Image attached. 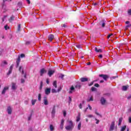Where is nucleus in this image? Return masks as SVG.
<instances>
[{
  "instance_id": "nucleus-28",
  "label": "nucleus",
  "mask_w": 131,
  "mask_h": 131,
  "mask_svg": "<svg viewBox=\"0 0 131 131\" xmlns=\"http://www.w3.org/2000/svg\"><path fill=\"white\" fill-rule=\"evenodd\" d=\"M97 81V80L91 82L90 83H89L88 84L89 86H92V85H93V84H94V82H95V81Z\"/></svg>"
},
{
  "instance_id": "nucleus-4",
  "label": "nucleus",
  "mask_w": 131,
  "mask_h": 131,
  "mask_svg": "<svg viewBox=\"0 0 131 131\" xmlns=\"http://www.w3.org/2000/svg\"><path fill=\"white\" fill-rule=\"evenodd\" d=\"M99 25L101 27H105V25H106V20H102L101 21H100L99 23Z\"/></svg>"
},
{
  "instance_id": "nucleus-60",
  "label": "nucleus",
  "mask_w": 131,
  "mask_h": 131,
  "mask_svg": "<svg viewBox=\"0 0 131 131\" xmlns=\"http://www.w3.org/2000/svg\"><path fill=\"white\" fill-rule=\"evenodd\" d=\"M30 41H27L26 42V45H30Z\"/></svg>"
},
{
  "instance_id": "nucleus-25",
  "label": "nucleus",
  "mask_w": 131,
  "mask_h": 131,
  "mask_svg": "<svg viewBox=\"0 0 131 131\" xmlns=\"http://www.w3.org/2000/svg\"><path fill=\"white\" fill-rule=\"evenodd\" d=\"M81 128V123L80 122V123L78 124V129L79 130H80Z\"/></svg>"
},
{
  "instance_id": "nucleus-49",
  "label": "nucleus",
  "mask_w": 131,
  "mask_h": 131,
  "mask_svg": "<svg viewBox=\"0 0 131 131\" xmlns=\"http://www.w3.org/2000/svg\"><path fill=\"white\" fill-rule=\"evenodd\" d=\"M9 70H11L12 71V70H13V64H12L10 68H9Z\"/></svg>"
},
{
  "instance_id": "nucleus-57",
  "label": "nucleus",
  "mask_w": 131,
  "mask_h": 131,
  "mask_svg": "<svg viewBox=\"0 0 131 131\" xmlns=\"http://www.w3.org/2000/svg\"><path fill=\"white\" fill-rule=\"evenodd\" d=\"M40 89H41V88H42V82H41V83H40Z\"/></svg>"
},
{
  "instance_id": "nucleus-21",
  "label": "nucleus",
  "mask_w": 131,
  "mask_h": 131,
  "mask_svg": "<svg viewBox=\"0 0 131 131\" xmlns=\"http://www.w3.org/2000/svg\"><path fill=\"white\" fill-rule=\"evenodd\" d=\"M95 51H96L97 53H102V50L101 49H98L97 48H95Z\"/></svg>"
},
{
  "instance_id": "nucleus-32",
  "label": "nucleus",
  "mask_w": 131,
  "mask_h": 131,
  "mask_svg": "<svg viewBox=\"0 0 131 131\" xmlns=\"http://www.w3.org/2000/svg\"><path fill=\"white\" fill-rule=\"evenodd\" d=\"M122 90H123V91H126V90H127V86H123Z\"/></svg>"
},
{
  "instance_id": "nucleus-64",
  "label": "nucleus",
  "mask_w": 131,
  "mask_h": 131,
  "mask_svg": "<svg viewBox=\"0 0 131 131\" xmlns=\"http://www.w3.org/2000/svg\"><path fill=\"white\" fill-rule=\"evenodd\" d=\"M127 99H131V95L127 97Z\"/></svg>"
},
{
  "instance_id": "nucleus-29",
  "label": "nucleus",
  "mask_w": 131,
  "mask_h": 131,
  "mask_svg": "<svg viewBox=\"0 0 131 131\" xmlns=\"http://www.w3.org/2000/svg\"><path fill=\"white\" fill-rule=\"evenodd\" d=\"M50 128L51 131H53L54 129V126L53 125H50Z\"/></svg>"
},
{
  "instance_id": "nucleus-5",
  "label": "nucleus",
  "mask_w": 131,
  "mask_h": 131,
  "mask_svg": "<svg viewBox=\"0 0 131 131\" xmlns=\"http://www.w3.org/2000/svg\"><path fill=\"white\" fill-rule=\"evenodd\" d=\"M55 113H56V106H53L52 112H51V115L52 117H55Z\"/></svg>"
},
{
  "instance_id": "nucleus-33",
  "label": "nucleus",
  "mask_w": 131,
  "mask_h": 131,
  "mask_svg": "<svg viewBox=\"0 0 131 131\" xmlns=\"http://www.w3.org/2000/svg\"><path fill=\"white\" fill-rule=\"evenodd\" d=\"M51 93H52L53 94H54L55 93H57V91H56L55 89H52L51 90Z\"/></svg>"
},
{
  "instance_id": "nucleus-35",
  "label": "nucleus",
  "mask_w": 131,
  "mask_h": 131,
  "mask_svg": "<svg viewBox=\"0 0 131 131\" xmlns=\"http://www.w3.org/2000/svg\"><path fill=\"white\" fill-rule=\"evenodd\" d=\"M21 30V25H18L17 31H20Z\"/></svg>"
},
{
  "instance_id": "nucleus-27",
  "label": "nucleus",
  "mask_w": 131,
  "mask_h": 131,
  "mask_svg": "<svg viewBox=\"0 0 131 131\" xmlns=\"http://www.w3.org/2000/svg\"><path fill=\"white\" fill-rule=\"evenodd\" d=\"M121 122H122V118H120L119 119V124L118 125H120L121 124Z\"/></svg>"
},
{
  "instance_id": "nucleus-39",
  "label": "nucleus",
  "mask_w": 131,
  "mask_h": 131,
  "mask_svg": "<svg viewBox=\"0 0 131 131\" xmlns=\"http://www.w3.org/2000/svg\"><path fill=\"white\" fill-rule=\"evenodd\" d=\"M67 114V112L66 111H63V116L64 117H66V115Z\"/></svg>"
},
{
  "instance_id": "nucleus-7",
  "label": "nucleus",
  "mask_w": 131,
  "mask_h": 131,
  "mask_svg": "<svg viewBox=\"0 0 131 131\" xmlns=\"http://www.w3.org/2000/svg\"><path fill=\"white\" fill-rule=\"evenodd\" d=\"M7 91H9V87L8 86L4 87V88L3 89V90L2 91V94L5 95Z\"/></svg>"
},
{
  "instance_id": "nucleus-43",
  "label": "nucleus",
  "mask_w": 131,
  "mask_h": 131,
  "mask_svg": "<svg viewBox=\"0 0 131 131\" xmlns=\"http://www.w3.org/2000/svg\"><path fill=\"white\" fill-rule=\"evenodd\" d=\"M95 120L96 121V124H99V122H100V120H98L97 119H95Z\"/></svg>"
},
{
  "instance_id": "nucleus-3",
  "label": "nucleus",
  "mask_w": 131,
  "mask_h": 131,
  "mask_svg": "<svg viewBox=\"0 0 131 131\" xmlns=\"http://www.w3.org/2000/svg\"><path fill=\"white\" fill-rule=\"evenodd\" d=\"M56 71L55 70H49L48 71V74L50 77H52V75L55 73Z\"/></svg>"
},
{
  "instance_id": "nucleus-13",
  "label": "nucleus",
  "mask_w": 131,
  "mask_h": 131,
  "mask_svg": "<svg viewBox=\"0 0 131 131\" xmlns=\"http://www.w3.org/2000/svg\"><path fill=\"white\" fill-rule=\"evenodd\" d=\"M80 80L81 82H85V81H88L89 80V78L82 77L80 79Z\"/></svg>"
},
{
  "instance_id": "nucleus-23",
  "label": "nucleus",
  "mask_w": 131,
  "mask_h": 131,
  "mask_svg": "<svg viewBox=\"0 0 131 131\" xmlns=\"http://www.w3.org/2000/svg\"><path fill=\"white\" fill-rule=\"evenodd\" d=\"M14 19H15V17L12 15V16L9 18V21H10V22H12V21H13V20H14Z\"/></svg>"
},
{
  "instance_id": "nucleus-2",
  "label": "nucleus",
  "mask_w": 131,
  "mask_h": 131,
  "mask_svg": "<svg viewBox=\"0 0 131 131\" xmlns=\"http://www.w3.org/2000/svg\"><path fill=\"white\" fill-rule=\"evenodd\" d=\"M99 77H102L104 80H107L109 78V76L107 75L100 74L99 75Z\"/></svg>"
},
{
  "instance_id": "nucleus-42",
  "label": "nucleus",
  "mask_w": 131,
  "mask_h": 131,
  "mask_svg": "<svg viewBox=\"0 0 131 131\" xmlns=\"http://www.w3.org/2000/svg\"><path fill=\"white\" fill-rule=\"evenodd\" d=\"M11 73H12V71L9 70L7 74V75H9L10 74H11Z\"/></svg>"
},
{
  "instance_id": "nucleus-37",
  "label": "nucleus",
  "mask_w": 131,
  "mask_h": 131,
  "mask_svg": "<svg viewBox=\"0 0 131 131\" xmlns=\"http://www.w3.org/2000/svg\"><path fill=\"white\" fill-rule=\"evenodd\" d=\"M4 28L5 30H7L8 29H10V27H8L7 25L5 26Z\"/></svg>"
},
{
  "instance_id": "nucleus-40",
  "label": "nucleus",
  "mask_w": 131,
  "mask_h": 131,
  "mask_svg": "<svg viewBox=\"0 0 131 131\" xmlns=\"http://www.w3.org/2000/svg\"><path fill=\"white\" fill-rule=\"evenodd\" d=\"M87 117H89V118H92L94 117V116H93V115H88L87 116Z\"/></svg>"
},
{
  "instance_id": "nucleus-34",
  "label": "nucleus",
  "mask_w": 131,
  "mask_h": 131,
  "mask_svg": "<svg viewBox=\"0 0 131 131\" xmlns=\"http://www.w3.org/2000/svg\"><path fill=\"white\" fill-rule=\"evenodd\" d=\"M97 90V89H96V88H95V87H92V88H91V91H92V92H95V91H96Z\"/></svg>"
},
{
  "instance_id": "nucleus-47",
  "label": "nucleus",
  "mask_w": 131,
  "mask_h": 131,
  "mask_svg": "<svg viewBox=\"0 0 131 131\" xmlns=\"http://www.w3.org/2000/svg\"><path fill=\"white\" fill-rule=\"evenodd\" d=\"M79 108H80V109H82V104L81 103H80V104L79 105Z\"/></svg>"
},
{
  "instance_id": "nucleus-14",
  "label": "nucleus",
  "mask_w": 131,
  "mask_h": 131,
  "mask_svg": "<svg viewBox=\"0 0 131 131\" xmlns=\"http://www.w3.org/2000/svg\"><path fill=\"white\" fill-rule=\"evenodd\" d=\"M7 112L9 115L12 114V107L11 106H8L7 107Z\"/></svg>"
},
{
  "instance_id": "nucleus-19",
  "label": "nucleus",
  "mask_w": 131,
  "mask_h": 131,
  "mask_svg": "<svg viewBox=\"0 0 131 131\" xmlns=\"http://www.w3.org/2000/svg\"><path fill=\"white\" fill-rule=\"evenodd\" d=\"M80 113H79L78 116H77L76 121L77 122H78V121H80Z\"/></svg>"
},
{
  "instance_id": "nucleus-24",
  "label": "nucleus",
  "mask_w": 131,
  "mask_h": 131,
  "mask_svg": "<svg viewBox=\"0 0 131 131\" xmlns=\"http://www.w3.org/2000/svg\"><path fill=\"white\" fill-rule=\"evenodd\" d=\"M8 64V63L7 62V61L6 60H4L2 64H1V66H4V65H7Z\"/></svg>"
},
{
  "instance_id": "nucleus-16",
  "label": "nucleus",
  "mask_w": 131,
  "mask_h": 131,
  "mask_svg": "<svg viewBox=\"0 0 131 131\" xmlns=\"http://www.w3.org/2000/svg\"><path fill=\"white\" fill-rule=\"evenodd\" d=\"M75 88H76V89H78L79 90H80V89L81 88V83H77V84L75 86Z\"/></svg>"
},
{
  "instance_id": "nucleus-18",
  "label": "nucleus",
  "mask_w": 131,
  "mask_h": 131,
  "mask_svg": "<svg viewBox=\"0 0 131 131\" xmlns=\"http://www.w3.org/2000/svg\"><path fill=\"white\" fill-rule=\"evenodd\" d=\"M21 61V59H20V56H18V58L16 60V65L17 66H19V63H20V61Z\"/></svg>"
},
{
  "instance_id": "nucleus-54",
  "label": "nucleus",
  "mask_w": 131,
  "mask_h": 131,
  "mask_svg": "<svg viewBox=\"0 0 131 131\" xmlns=\"http://www.w3.org/2000/svg\"><path fill=\"white\" fill-rule=\"evenodd\" d=\"M88 107H89L90 110H92V106H91V105L88 104Z\"/></svg>"
},
{
  "instance_id": "nucleus-15",
  "label": "nucleus",
  "mask_w": 131,
  "mask_h": 131,
  "mask_svg": "<svg viewBox=\"0 0 131 131\" xmlns=\"http://www.w3.org/2000/svg\"><path fill=\"white\" fill-rule=\"evenodd\" d=\"M53 39H54V35L53 34L49 35L48 40H50V41H52Z\"/></svg>"
},
{
  "instance_id": "nucleus-36",
  "label": "nucleus",
  "mask_w": 131,
  "mask_h": 131,
  "mask_svg": "<svg viewBox=\"0 0 131 131\" xmlns=\"http://www.w3.org/2000/svg\"><path fill=\"white\" fill-rule=\"evenodd\" d=\"M69 104H70V103H71V102L72 101V99L71 98V97H69Z\"/></svg>"
},
{
  "instance_id": "nucleus-41",
  "label": "nucleus",
  "mask_w": 131,
  "mask_h": 131,
  "mask_svg": "<svg viewBox=\"0 0 131 131\" xmlns=\"http://www.w3.org/2000/svg\"><path fill=\"white\" fill-rule=\"evenodd\" d=\"M127 13H128V15H129L130 16H131V9L128 10Z\"/></svg>"
},
{
  "instance_id": "nucleus-44",
  "label": "nucleus",
  "mask_w": 131,
  "mask_h": 131,
  "mask_svg": "<svg viewBox=\"0 0 131 131\" xmlns=\"http://www.w3.org/2000/svg\"><path fill=\"white\" fill-rule=\"evenodd\" d=\"M46 83H47V84H49L50 83V80L49 79H47Z\"/></svg>"
},
{
  "instance_id": "nucleus-38",
  "label": "nucleus",
  "mask_w": 131,
  "mask_h": 131,
  "mask_svg": "<svg viewBox=\"0 0 131 131\" xmlns=\"http://www.w3.org/2000/svg\"><path fill=\"white\" fill-rule=\"evenodd\" d=\"M91 101H94V99L93 98V97H90V98L88 100V102H90Z\"/></svg>"
},
{
  "instance_id": "nucleus-9",
  "label": "nucleus",
  "mask_w": 131,
  "mask_h": 131,
  "mask_svg": "<svg viewBox=\"0 0 131 131\" xmlns=\"http://www.w3.org/2000/svg\"><path fill=\"white\" fill-rule=\"evenodd\" d=\"M64 122H65V120L62 119L60 125V128H61V129H63L64 128Z\"/></svg>"
},
{
  "instance_id": "nucleus-50",
  "label": "nucleus",
  "mask_w": 131,
  "mask_h": 131,
  "mask_svg": "<svg viewBox=\"0 0 131 131\" xmlns=\"http://www.w3.org/2000/svg\"><path fill=\"white\" fill-rule=\"evenodd\" d=\"M94 86L96 88H99V86H100V85L98 83L95 84Z\"/></svg>"
},
{
  "instance_id": "nucleus-10",
  "label": "nucleus",
  "mask_w": 131,
  "mask_h": 131,
  "mask_svg": "<svg viewBox=\"0 0 131 131\" xmlns=\"http://www.w3.org/2000/svg\"><path fill=\"white\" fill-rule=\"evenodd\" d=\"M100 102H101V105H104L106 103V99H105L104 97H101L100 99Z\"/></svg>"
},
{
  "instance_id": "nucleus-8",
  "label": "nucleus",
  "mask_w": 131,
  "mask_h": 131,
  "mask_svg": "<svg viewBox=\"0 0 131 131\" xmlns=\"http://www.w3.org/2000/svg\"><path fill=\"white\" fill-rule=\"evenodd\" d=\"M114 126H115V122H112L110 128V130H113L114 129Z\"/></svg>"
},
{
  "instance_id": "nucleus-48",
  "label": "nucleus",
  "mask_w": 131,
  "mask_h": 131,
  "mask_svg": "<svg viewBox=\"0 0 131 131\" xmlns=\"http://www.w3.org/2000/svg\"><path fill=\"white\" fill-rule=\"evenodd\" d=\"M76 47L78 49H81V46H80V45H76Z\"/></svg>"
},
{
  "instance_id": "nucleus-30",
  "label": "nucleus",
  "mask_w": 131,
  "mask_h": 131,
  "mask_svg": "<svg viewBox=\"0 0 131 131\" xmlns=\"http://www.w3.org/2000/svg\"><path fill=\"white\" fill-rule=\"evenodd\" d=\"M125 128H126V125H125V126L122 127L121 131H124V130H125Z\"/></svg>"
},
{
  "instance_id": "nucleus-58",
  "label": "nucleus",
  "mask_w": 131,
  "mask_h": 131,
  "mask_svg": "<svg viewBox=\"0 0 131 131\" xmlns=\"http://www.w3.org/2000/svg\"><path fill=\"white\" fill-rule=\"evenodd\" d=\"M129 122L131 123V117H129Z\"/></svg>"
},
{
  "instance_id": "nucleus-61",
  "label": "nucleus",
  "mask_w": 131,
  "mask_h": 131,
  "mask_svg": "<svg viewBox=\"0 0 131 131\" xmlns=\"http://www.w3.org/2000/svg\"><path fill=\"white\" fill-rule=\"evenodd\" d=\"M112 34H110L108 35L107 36V38H110V36H112Z\"/></svg>"
},
{
  "instance_id": "nucleus-31",
  "label": "nucleus",
  "mask_w": 131,
  "mask_h": 131,
  "mask_svg": "<svg viewBox=\"0 0 131 131\" xmlns=\"http://www.w3.org/2000/svg\"><path fill=\"white\" fill-rule=\"evenodd\" d=\"M38 100L39 101H40V100H41V94H39L38 96Z\"/></svg>"
},
{
  "instance_id": "nucleus-12",
  "label": "nucleus",
  "mask_w": 131,
  "mask_h": 131,
  "mask_svg": "<svg viewBox=\"0 0 131 131\" xmlns=\"http://www.w3.org/2000/svg\"><path fill=\"white\" fill-rule=\"evenodd\" d=\"M43 103L45 105H49V101H48V99L46 97H45L43 98Z\"/></svg>"
},
{
  "instance_id": "nucleus-62",
  "label": "nucleus",
  "mask_w": 131,
  "mask_h": 131,
  "mask_svg": "<svg viewBox=\"0 0 131 131\" xmlns=\"http://www.w3.org/2000/svg\"><path fill=\"white\" fill-rule=\"evenodd\" d=\"M62 27H66V24H63V25L62 26Z\"/></svg>"
},
{
  "instance_id": "nucleus-45",
  "label": "nucleus",
  "mask_w": 131,
  "mask_h": 131,
  "mask_svg": "<svg viewBox=\"0 0 131 131\" xmlns=\"http://www.w3.org/2000/svg\"><path fill=\"white\" fill-rule=\"evenodd\" d=\"M24 82H25V80L21 79V83H24Z\"/></svg>"
},
{
  "instance_id": "nucleus-17",
  "label": "nucleus",
  "mask_w": 131,
  "mask_h": 131,
  "mask_svg": "<svg viewBox=\"0 0 131 131\" xmlns=\"http://www.w3.org/2000/svg\"><path fill=\"white\" fill-rule=\"evenodd\" d=\"M12 90H13V91H15L17 89V86L16 85V83H12Z\"/></svg>"
},
{
  "instance_id": "nucleus-63",
  "label": "nucleus",
  "mask_w": 131,
  "mask_h": 131,
  "mask_svg": "<svg viewBox=\"0 0 131 131\" xmlns=\"http://www.w3.org/2000/svg\"><path fill=\"white\" fill-rule=\"evenodd\" d=\"M125 24H129V21H127L125 22Z\"/></svg>"
},
{
  "instance_id": "nucleus-6",
  "label": "nucleus",
  "mask_w": 131,
  "mask_h": 131,
  "mask_svg": "<svg viewBox=\"0 0 131 131\" xmlns=\"http://www.w3.org/2000/svg\"><path fill=\"white\" fill-rule=\"evenodd\" d=\"M45 94L47 96L51 94V88H46L45 90Z\"/></svg>"
},
{
  "instance_id": "nucleus-59",
  "label": "nucleus",
  "mask_w": 131,
  "mask_h": 131,
  "mask_svg": "<svg viewBox=\"0 0 131 131\" xmlns=\"http://www.w3.org/2000/svg\"><path fill=\"white\" fill-rule=\"evenodd\" d=\"M28 4H30V0H26Z\"/></svg>"
},
{
  "instance_id": "nucleus-55",
  "label": "nucleus",
  "mask_w": 131,
  "mask_h": 131,
  "mask_svg": "<svg viewBox=\"0 0 131 131\" xmlns=\"http://www.w3.org/2000/svg\"><path fill=\"white\" fill-rule=\"evenodd\" d=\"M25 104H26V105H28V100H26L25 101Z\"/></svg>"
},
{
  "instance_id": "nucleus-11",
  "label": "nucleus",
  "mask_w": 131,
  "mask_h": 131,
  "mask_svg": "<svg viewBox=\"0 0 131 131\" xmlns=\"http://www.w3.org/2000/svg\"><path fill=\"white\" fill-rule=\"evenodd\" d=\"M46 73H47V71H46L45 69H42L40 72V76H42V75H43Z\"/></svg>"
},
{
  "instance_id": "nucleus-52",
  "label": "nucleus",
  "mask_w": 131,
  "mask_h": 131,
  "mask_svg": "<svg viewBox=\"0 0 131 131\" xmlns=\"http://www.w3.org/2000/svg\"><path fill=\"white\" fill-rule=\"evenodd\" d=\"M7 18V16H4V18H2L3 22L5 21V18Z\"/></svg>"
},
{
  "instance_id": "nucleus-46",
  "label": "nucleus",
  "mask_w": 131,
  "mask_h": 131,
  "mask_svg": "<svg viewBox=\"0 0 131 131\" xmlns=\"http://www.w3.org/2000/svg\"><path fill=\"white\" fill-rule=\"evenodd\" d=\"M25 57V55L24 54H20V58H24Z\"/></svg>"
},
{
  "instance_id": "nucleus-20",
  "label": "nucleus",
  "mask_w": 131,
  "mask_h": 131,
  "mask_svg": "<svg viewBox=\"0 0 131 131\" xmlns=\"http://www.w3.org/2000/svg\"><path fill=\"white\" fill-rule=\"evenodd\" d=\"M74 87L72 86L70 89V91L69 92V94H72V93H73V92H74Z\"/></svg>"
},
{
  "instance_id": "nucleus-26",
  "label": "nucleus",
  "mask_w": 131,
  "mask_h": 131,
  "mask_svg": "<svg viewBox=\"0 0 131 131\" xmlns=\"http://www.w3.org/2000/svg\"><path fill=\"white\" fill-rule=\"evenodd\" d=\"M35 103H36V99L32 100V104L35 105Z\"/></svg>"
},
{
  "instance_id": "nucleus-51",
  "label": "nucleus",
  "mask_w": 131,
  "mask_h": 131,
  "mask_svg": "<svg viewBox=\"0 0 131 131\" xmlns=\"http://www.w3.org/2000/svg\"><path fill=\"white\" fill-rule=\"evenodd\" d=\"M62 90V88L61 87H59L58 89V90H57V92L58 93H59V92H60V91Z\"/></svg>"
},
{
  "instance_id": "nucleus-56",
  "label": "nucleus",
  "mask_w": 131,
  "mask_h": 131,
  "mask_svg": "<svg viewBox=\"0 0 131 131\" xmlns=\"http://www.w3.org/2000/svg\"><path fill=\"white\" fill-rule=\"evenodd\" d=\"M18 5V6H22V3L19 2Z\"/></svg>"
},
{
  "instance_id": "nucleus-53",
  "label": "nucleus",
  "mask_w": 131,
  "mask_h": 131,
  "mask_svg": "<svg viewBox=\"0 0 131 131\" xmlns=\"http://www.w3.org/2000/svg\"><path fill=\"white\" fill-rule=\"evenodd\" d=\"M59 77H60V78H61V79H63V78H64V75H61L59 76Z\"/></svg>"
},
{
  "instance_id": "nucleus-1",
  "label": "nucleus",
  "mask_w": 131,
  "mask_h": 131,
  "mask_svg": "<svg viewBox=\"0 0 131 131\" xmlns=\"http://www.w3.org/2000/svg\"><path fill=\"white\" fill-rule=\"evenodd\" d=\"M68 125L66 126V129L67 130H72L74 128V124L72 120H68L67 121Z\"/></svg>"
},
{
  "instance_id": "nucleus-22",
  "label": "nucleus",
  "mask_w": 131,
  "mask_h": 131,
  "mask_svg": "<svg viewBox=\"0 0 131 131\" xmlns=\"http://www.w3.org/2000/svg\"><path fill=\"white\" fill-rule=\"evenodd\" d=\"M53 85L55 89H57V81H54L53 83Z\"/></svg>"
}]
</instances>
